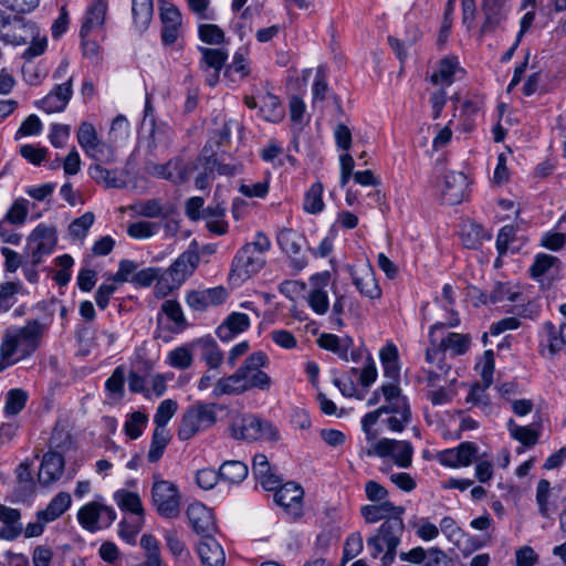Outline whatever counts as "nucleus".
<instances>
[{
	"label": "nucleus",
	"instance_id": "nucleus-59",
	"mask_svg": "<svg viewBox=\"0 0 566 566\" xmlns=\"http://www.w3.org/2000/svg\"><path fill=\"white\" fill-rule=\"evenodd\" d=\"M558 262L559 259L557 256L545 253H538L530 268V274L533 279H539Z\"/></svg>",
	"mask_w": 566,
	"mask_h": 566
},
{
	"label": "nucleus",
	"instance_id": "nucleus-48",
	"mask_svg": "<svg viewBox=\"0 0 566 566\" xmlns=\"http://www.w3.org/2000/svg\"><path fill=\"white\" fill-rule=\"evenodd\" d=\"M192 349L191 343L176 347L168 353L167 363L176 369L189 368L193 361Z\"/></svg>",
	"mask_w": 566,
	"mask_h": 566
},
{
	"label": "nucleus",
	"instance_id": "nucleus-46",
	"mask_svg": "<svg viewBox=\"0 0 566 566\" xmlns=\"http://www.w3.org/2000/svg\"><path fill=\"white\" fill-rule=\"evenodd\" d=\"M90 177L97 184L104 185L106 188H120L124 182L115 175V170H108L102 164H93L88 167Z\"/></svg>",
	"mask_w": 566,
	"mask_h": 566
},
{
	"label": "nucleus",
	"instance_id": "nucleus-9",
	"mask_svg": "<svg viewBox=\"0 0 566 566\" xmlns=\"http://www.w3.org/2000/svg\"><path fill=\"white\" fill-rule=\"evenodd\" d=\"M197 169V160H186L180 156L169 159L166 164L150 163L147 166V171L151 176L166 179L175 185L187 182Z\"/></svg>",
	"mask_w": 566,
	"mask_h": 566
},
{
	"label": "nucleus",
	"instance_id": "nucleus-16",
	"mask_svg": "<svg viewBox=\"0 0 566 566\" xmlns=\"http://www.w3.org/2000/svg\"><path fill=\"white\" fill-rule=\"evenodd\" d=\"M277 244L291 259V266L301 271L307 265L305 256L298 255L301 252L302 237L292 229H283L277 233Z\"/></svg>",
	"mask_w": 566,
	"mask_h": 566
},
{
	"label": "nucleus",
	"instance_id": "nucleus-22",
	"mask_svg": "<svg viewBox=\"0 0 566 566\" xmlns=\"http://www.w3.org/2000/svg\"><path fill=\"white\" fill-rule=\"evenodd\" d=\"M106 12V0H93L84 14L80 36L87 38L92 32L101 31L105 22Z\"/></svg>",
	"mask_w": 566,
	"mask_h": 566
},
{
	"label": "nucleus",
	"instance_id": "nucleus-63",
	"mask_svg": "<svg viewBox=\"0 0 566 566\" xmlns=\"http://www.w3.org/2000/svg\"><path fill=\"white\" fill-rule=\"evenodd\" d=\"M518 297V292L513 291L510 283L496 282L490 294V302L496 304L504 301L515 302Z\"/></svg>",
	"mask_w": 566,
	"mask_h": 566
},
{
	"label": "nucleus",
	"instance_id": "nucleus-58",
	"mask_svg": "<svg viewBox=\"0 0 566 566\" xmlns=\"http://www.w3.org/2000/svg\"><path fill=\"white\" fill-rule=\"evenodd\" d=\"M159 227L157 222L137 221L128 224L127 234L133 239L144 240L156 234Z\"/></svg>",
	"mask_w": 566,
	"mask_h": 566
},
{
	"label": "nucleus",
	"instance_id": "nucleus-53",
	"mask_svg": "<svg viewBox=\"0 0 566 566\" xmlns=\"http://www.w3.org/2000/svg\"><path fill=\"white\" fill-rule=\"evenodd\" d=\"M260 113L264 119L269 122H279L283 117V109L281 106L280 99L272 95L266 94L262 98V104L260 105Z\"/></svg>",
	"mask_w": 566,
	"mask_h": 566
},
{
	"label": "nucleus",
	"instance_id": "nucleus-7",
	"mask_svg": "<svg viewBox=\"0 0 566 566\" xmlns=\"http://www.w3.org/2000/svg\"><path fill=\"white\" fill-rule=\"evenodd\" d=\"M115 520V510L104 503L103 496L86 503L77 512L78 524L91 533L109 527Z\"/></svg>",
	"mask_w": 566,
	"mask_h": 566
},
{
	"label": "nucleus",
	"instance_id": "nucleus-17",
	"mask_svg": "<svg viewBox=\"0 0 566 566\" xmlns=\"http://www.w3.org/2000/svg\"><path fill=\"white\" fill-rule=\"evenodd\" d=\"M478 446L474 442H462L457 448L447 449L438 454L442 465L450 468L468 467L476 458Z\"/></svg>",
	"mask_w": 566,
	"mask_h": 566
},
{
	"label": "nucleus",
	"instance_id": "nucleus-12",
	"mask_svg": "<svg viewBox=\"0 0 566 566\" xmlns=\"http://www.w3.org/2000/svg\"><path fill=\"white\" fill-rule=\"evenodd\" d=\"M56 243V229L44 223L38 224L28 238V249L33 265H39L43 256L51 254Z\"/></svg>",
	"mask_w": 566,
	"mask_h": 566
},
{
	"label": "nucleus",
	"instance_id": "nucleus-14",
	"mask_svg": "<svg viewBox=\"0 0 566 566\" xmlns=\"http://www.w3.org/2000/svg\"><path fill=\"white\" fill-rule=\"evenodd\" d=\"M72 86L71 76L66 82L56 84L46 96L36 102V106L48 114L64 111L73 94Z\"/></svg>",
	"mask_w": 566,
	"mask_h": 566
},
{
	"label": "nucleus",
	"instance_id": "nucleus-20",
	"mask_svg": "<svg viewBox=\"0 0 566 566\" xmlns=\"http://www.w3.org/2000/svg\"><path fill=\"white\" fill-rule=\"evenodd\" d=\"M227 296V290L222 286H217L203 291L189 292L186 296V303L190 308L201 312L209 306L222 304Z\"/></svg>",
	"mask_w": 566,
	"mask_h": 566
},
{
	"label": "nucleus",
	"instance_id": "nucleus-64",
	"mask_svg": "<svg viewBox=\"0 0 566 566\" xmlns=\"http://www.w3.org/2000/svg\"><path fill=\"white\" fill-rule=\"evenodd\" d=\"M198 34L202 42L207 44H221L224 41V32L217 24H200Z\"/></svg>",
	"mask_w": 566,
	"mask_h": 566
},
{
	"label": "nucleus",
	"instance_id": "nucleus-10",
	"mask_svg": "<svg viewBox=\"0 0 566 566\" xmlns=\"http://www.w3.org/2000/svg\"><path fill=\"white\" fill-rule=\"evenodd\" d=\"M401 516H390L380 525L377 534L367 538V546L371 549L373 557L382 553L385 547L397 548L399 546L405 530Z\"/></svg>",
	"mask_w": 566,
	"mask_h": 566
},
{
	"label": "nucleus",
	"instance_id": "nucleus-37",
	"mask_svg": "<svg viewBox=\"0 0 566 566\" xmlns=\"http://www.w3.org/2000/svg\"><path fill=\"white\" fill-rule=\"evenodd\" d=\"M317 344L321 348L333 352L340 359L348 361V352L353 347V339L350 337L340 338L334 334H322Z\"/></svg>",
	"mask_w": 566,
	"mask_h": 566
},
{
	"label": "nucleus",
	"instance_id": "nucleus-60",
	"mask_svg": "<svg viewBox=\"0 0 566 566\" xmlns=\"http://www.w3.org/2000/svg\"><path fill=\"white\" fill-rule=\"evenodd\" d=\"M178 405L175 400L166 399L159 403L154 416L156 428L166 429L167 423L175 416Z\"/></svg>",
	"mask_w": 566,
	"mask_h": 566
},
{
	"label": "nucleus",
	"instance_id": "nucleus-25",
	"mask_svg": "<svg viewBox=\"0 0 566 566\" xmlns=\"http://www.w3.org/2000/svg\"><path fill=\"white\" fill-rule=\"evenodd\" d=\"M193 349L199 352L200 359L211 369H217L223 361V353L216 339L210 335L193 339L191 342Z\"/></svg>",
	"mask_w": 566,
	"mask_h": 566
},
{
	"label": "nucleus",
	"instance_id": "nucleus-1",
	"mask_svg": "<svg viewBox=\"0 0 566 566\" xmlns=\"http://www.w3.org/2000/svg\"><path fill=\"white\" fill-rule=\"evenodd\" d=\"M45 329L46 325L38 319H29L21 327H8L1 338L0 358L21 361L30 357L39 348Z\"/></svg>",
	"mask_w": 566,
	"mask_h": 566
},
{
	"label": "nucleus",
	"instance_id": "nucleus-27",
	"mask_svg": "<svg viewBox=\"0 0 566 566\" xmlns=\"http://www.w3.org/2000/svg\"><path fill=\"white\" fill-rule=\"evenodd\" d=\"M329 274L325 273L319 276L312 277L314 287L308 293V305L317 315H324L329 310L328 292L325 286L328 284Z\"/></svg>",
	"mask_w": 566,
	"mask_h": 566
},
{
	"label": "nucleus",
	"instance_id": "nucleus-40",
	"mask_svg": "<svg viewBox=\"0 0 566 566\" xmlns=\"http://www.w3.org/2000/svg\"><path fill=\"white\" fill-rule=\"evenodd\" d=\"M303 494L301 485L295 482H287L277 489L274 494V501L284 509L300 506Z\"/></svg>",
	"mask_w": 566,
	"mask_h": 566
},
{
	"label": "nucleus",
	"instance_id": "nucleus-38",
	"mask_svg": "<svg viewBox=\"0 0 566 566\" xmlns=\"http://www.w3.org/2000/svg\"><path fill=\"white\" fill-rule=\"evenodd\" d=\"M541 343L547 344L548 350L552 355L559 352L563 346L566 345V323H562L559 331L557 332L555 325L552 322H545L543 324Z\"/></svg>",
	"mask_w": 566,
	"mask_h": 566
},
{
	"label": "nucleus",
	"instance_id": "nucleus-26",
	"mask_svg": "<svg viewBox=\"0 0 566 566\" xmlns=\"http://www.w3.org/2000/svg\"><path fill=\"white\" fill-rule=\"evenodd\" d=\"M197 553L203 566H223L226 555L222 546L211 536H202L197 546Z\"/></svg>",
	"mask_w": 566,
	"mask_h": 566
},
{
	"label": "nucleus",
	"instance_id": "nucleus-57",
	"mask_svg": "<svg viewBox=\"0 0 566 566\" xmlns=\"http://www.w3.org/2000/svg\"><path fill=\"white\" fill-rule=\"evenodd\" d=\"M373 412H378V418L384 413L403 415L406 418H411V409L406 396L389 400L387 405L377 408Z\"/></svg>",
	"mask_w": 566,
	"mask_h": 566
},
{
	"label": "nucleus",
	"instance_id": "nucleus-41",
	"mask_svg": "<svg viewBox=\"0 0 566 566\" xmlns=\"http://www.w3.org/2000/svg\"><path fill=\"white\" fill-rule=\"evenodd\" d=\"M461 235L462 242L468 249H478L483 241L491 239V234L485 228L475 222L465 223L462 227Z\"/></svg>",
	"mask_w": 566,
	"mask_h": 566
},
{
	"label": "nucleus",
	"instance_id": "nucleus-13",
	"mask_svg": "<svg viewBox=\"0 0 566 566\" xmlns=\"http://www.w3.org/2000/svg\"><path fill=\"white\" fill-rule=\"evenodd\" d=\"M198 50L201 53L199 66L203 72H208L206 82L208 85L214 86L219 82L220 72L228 60V52L223 49L205 46H199Z\"/></svg>",
	"mask_w": 566,
	"mask_h": 566
},
{
	"label": "nucleus",
	"instance_id": "nucleus-11",
	"mask_svg": "<svg viewBox=\"0 0 566 566\" xmlns=\"http://www.w3.org/2000/svg\"><path fill=\"white\" fill-rule=\"evenodd\" d=\"M368 457L377 455L379 458L391 457L395 464L399 468H409L412 462L413 448L409 441L382 438L374 443L366 451Z\"/></svg>",
	"mask_w": 566,
	"mask_h": 566
},
{
	"label": "nucleus",
	"instance_id": "nucleus-21",
	"mask_svg": "<svg viewBox=\"0 0 566 566\" xmlns=\"http://www.w3.org/2000/svg\"><path fill=\"white\" fill-rule=\"evenodd\" d=\"M160 20L163 23L161 41L165 45H171L179 36L181 13L174 4L164 3L160 7Z\"/></svg>",
	"mask_w": 566,
	"mask_h": 566
},
{
	"label": "nucleus",
	"instance_id": "nucleus-32",
	"mask_svg": "<svg viewBox=\"0 0 566 566\" xmlns=\"http://www.w3.org/2000/svg\"><path fill=\"white\" fill-rule=\"evenodd\" d=\"M199 262V255L195 251H186L181 253L176 261L167 269L177 282H184L193 273Z\"/></svg>",
	"mask_w": 566,
	"mask_h": 566
},
{
	"label": "nucleus",
	"instance_id": "nucleus-45",
	"mask_svg": "<svg viewBox=\"0 0 566 566\" xmlns=\"http://www.w3.org/2000/svg\"><path fill=\"white\" fill-rule=\"evenodd\" d=\"M132 12L136 28L146 30L153 18V0H133Z\"/></svg>",
	"mask_w": 566,
	"mask_h": 566
},
{
	"label": "nucleus",
	"instance_id": "nucleus-54",
	"mask_svg": "<svg viewBox=\"0 0 566 566\" xmlns=\"http://www.w3.org/2000/svg\"><path fill=\"white\" fill-rule=\"evenodd\" d=\"M323 186L321 182H315L311 186V188L306 191L304 197L303 207L304 210L308 213H318L324 208V202L322 199Z\"/></svg>",
	"mask_w": 566,
	"mask_h": 566
},
{
	"label": "nucleus",
	"instance_id": "nucleus-15",
	"mask_svg": "<svg viewBox=\"0 0 566 566\" xmlns=\"http://www.w3.org/2000/svg\"><path fill=\"white\" fill-rule=\"evenodd\" d=\"M187 516L192 530L202 536H211L217 532L213 513L201 503H192L187 509Z\"/></svg>",
	"mask_w": 566,
	"mask_h": 566
},
{
	"label": "nucleus",
	"instance_id": "nucleus-55",
	"mask_svg": "<svg viewBox=\"0 0 566 566\" xmlns=\"http://www.w3.org/2000/svg\"><path fill=\"white\" fill-rule=\"evenodd\" d=\"M147 421L148 417L146 413L134 411L127 417L124 423V431L130 439H138L143 434Z\"/></svg>",
	"mask_w": 566,
	"mask_h": 566
},
{
	"label": "nucleus",
	"instance_id": "nucleus-42",
	"mask_svg": "<svg viewBox=\"0 0 566 566\" xmlns=\"http://www.w3.org/2000/svg\"><path fill=\"white\" fill-rule=\"evenodd\" d=\"M248 473V465L237 460L224 461L219 469L220 479L232 484L241 483Z\"/></svg>",
	"mask_w": 566,
	"mask_h": 566
},
{
	"label": "nucleus",
	"instance_id": "nucleus-23",
	"mask_svg": "<svg viewBox=\"0 0 566 566\" xmlns=\"http://www.w3.org/2000/svg\"><path fill=\"white\" fill-rule=\"evenodd\" d=\"M484 22L481 25V34L495 31L507 17V8L504 0H483Z\"/></svg>",
	"mask_w": 566,
	"mask_h": 566
},
{
	"label": "nucleus",
	"instance_id": "nucleus-49",
	"mask_svg": "<svg viewBox=\"0 0 566 566\" xmlns=\"http://www.w3.org/2000/svg\"><path fill=\"white\" fill-rule=\"evenodd\" d=\"M441 342L446 348V352L450 350L454 356L464 355L471 346V337L469 334L451 332L444 338H442Z\"/></svg>",
	"mask_w": 566,
	"mask_h": 566
},
{
	"label": "nucleus",
	"instance_id": "nucleus-50",
	"mask_svg": "<svg viewBox=\"0 0 566 566\" xmlns=\"http://www.w3.org/2000/svg\"><path fill=\"white\" fill-rule=\"evenodd\" d=\"M169 440L170 436L167 429L155 428L147 454L149 462L155 463L163 457Z\"/></svg>",
	"mask_w": 566,
	"mask_h": 566
},
{
	"label": "nucleus",
	"instance_id": "nucleus-36",
	"mask_svg": "<svg viewBox=\"0 0 566 566\" xmlns=\"http://www.w3.org/2000/svg\"><path fill=\"white\" fill-rule=\"evenodd\" d=\"M353 283L359 293L371 300L378 298L381 295V290L375 279L374 272L370 268H366L361 273H353Z\"/></svg>",
	"mask_w": 566,
	"mask_h": 566
},
{
	"label": "nucleus",
	"instance_id": "nucleus-44",
	"mask_svg": "<svg viewBox=\"0 0 566 566\" xmlns=\"http://www.w3.org/2000/svg\"><path fill=\"white\" fill-rule=\"evenodd\" d=\"M132 209L140 217L145 218H167L171 209L163 206L159 199H149L138 202Z\"/></svg>",
	"mask_w": 566,
	"mask_h": 566
},
{
	"label": "nucleus",
	"instance_id": "nucleus-4",
	"mask_svg": "<svg viewBox=\"0 0 566 566\" xmlns=\"http://www.w3.org/2000/svg\"><path fill=\"white\" fill-rule=\"evenodd\" d=\"M230 431L232 438L245 441H276L279 431L269 420L253 413H240L233 417Z\"/></svg>",
	"mask_w": 566,
	"mask_h": 566
},
{
	"label": "nucleus",
	"instance_id": "nucleus-56",
	"mask_svg": "<svg viewBox=\"0 0 566 566\" xmlns=\"http://www.w3.org/2000/svg\"><path fill=\"white\" fill-rule=\"evenodd\" d=\"M182 285L181 282H177V279L171 275L167 270L163 273L158 272V277L156 279L155 284V296L158 298H164L175 290H178Z\"/></svg>",
	"mask_w": 566,
	"mask_h": 566
},
{
	"label": "nucleus",
	"instance_id": "nucleus-28",
	"mask_svg": "<svg viewBox=\"0 0 566 566\" xmlns=\"http://www.w3.org/2000/svg\"><path fill=\"white\" fill-rule=\"evenodd\" d=\"M166 547L179 566H186L191 560V554L186 546L182 534L175 527L163 531Z\"/></svg>",
	"mask_w": 566,
	"mask_h": 566
},
{
	"label": "nucleus",
	"instance_id": "nucleus-31",
	"mask_svg": "<svg viewBox=\"0 0 566 566\" xmlns=\"http://www.w3.org/2000/svg\"><path fill=\"white\" fill-rule=\"evenodd\" d=\"M161 314L166 315L167 319L171 323V325L168 326L169 332L178 334L188 327L184 311L177 300H166L161 304L157 317L158 322H160Z\"/></svg>",
	"mask_w": 566,
	"mask_h": 566
},
{
	"label": "nucleus",
	"instance_id": "nucleus-39",
	"mask_svg": "<svg viewBox=\"0 0 566 566\" xmlns=\"http://www.w3.org/2000/svg\"><path fill=\"white\" fill-rule=\"evenodd\" d=\"M459 70L458 59L454 56H444L438 64V70L430 76L433 85L450 86L454 82V74Z\"/></svg>",
	"mask_w": 566,
	"mask_h": 566
},
{
	"label": "nucleus",
	"instance_id": "nucleus-47",
	"mask_svg": "<svg viewBox=\"0 0 566 566\" xmlns=\"http://www.w3.org/2000/svg\"><path fill=\"white\" fill-rule=\"evenodd\" d=\"M516 227L512 224L503 226L500 229L495 242L500 256H504L507 252L515 253L518 251V248L513 245L516 239Z\"/></svg>",
	"mask_w": 566,
	"mask_h": 566
},
{
	"label": "nucleus",
	"instance_id": "nucleus-6",
	"mask_svg": "<svg viewBox=\"0 0 566 566\" xmlns=\"http://www.w3.org/2000/svg\"><path fill=\"white\" fill-rule=\"evenodd\" d=\"M269 366V356L262 350H256L244 359L238 370L250 390L258 389L260 391H269L273 385V380L263 370V368H268Z\"/></svg>",
	"mask_w": 566,
	"mask_h": 566
},
{
	"label": "nucleus",
	"instance_id": "nucleus-52",
	"mask_svg": "<svg viewBox=\"0 0 566 566\" xmlns=\"http://www.w3.org/2000/svg\"><path fill=\"white\" fill-rule=\"evenodd\" d=\"M28 401V394L20 388L10 389L6 395L4 413L9 417L17 416Z\"/></svg>",
	"mask_w": 566,
	"mask_h": 566
},
{
	"label": "nucleus",
	"instance_id": "nucleus-5",
	"mask_svg": "<svg viewBox=\"0 0 566 566\" xmlns=\"http://www.w3.org/2000/svg\"><path fill=\"white\" fill-rule=\"evenodd\" d=\"M39 35L36 25L22 17L7 14L0 9V41L22 45Z\"/></svg>",
	"mask_w": 566,
	"mask_h": 566
},
{
	"label": "nucleus",
	"instance_id": "nucleus-24",
	"mask_svg": "<svg viewBox=\"0 0 566 566\" xmlns=\"http://www.w3.org/2000/svg\"><path fill=\"white\" fill-rule=\"evenodd\" d=\"M250 317L240 312H232L217 327L216 334L222 342H230L239 334L245 332L250 327Z\"/></svg>",
	"mask_w": 566,
	"mask_h": 566
},
{
	"label": "nucleus",
	"instance_id": "nucleus-62",
	"mask_svg": "<svg viewBox=\"0 0 566 566\" xmlns=\"http://www.w3.org/2000/svg\"><path fill=\"white\" fill-rule=\"evenodd\" d=\"M86 155L96 161V164H113L116 160L115 151L108 144L98 140Z\"/></svg>",
	"mask_w": 566,
	"mask_h": 566
},
{
	"label": "nucleus",
	"instance_id": "nucleus-43",
	"mask_svg": "<svg viewBox=\"0 0 566 566\" xmlns=\"http://www.w3.org/2000/svg\"><path fill=\"white\" fill-rule=\"evenodd\" d=\"M114 499L122 510L137 515L139 522H142L144 509L142 505L140 497L137 493L129 492L126 490H119L114 494Z\"/></svg>",
	"mask_w": 566,
	"mask_h": 566
},
{
	"label": "nucleus",
	"instance_id": "nucleus-33",
	"mask_svg": "<svg viewBox=\"0 0 566 566\" xmlns=\"http://www.w3.org/2000/svg\"><path fill=\"white\" fill-rule=\"evenodd\" d=\"M71 503V495L66 492H60L50 501L44 510L36 513V517L44 523L53 522L69 510Z\"/></svg>",
	"mask_w": 566,
	"mask_h": 566
},
{
	"label": "nucleus",
	"instance_id": "nucleus-8",
	"mask_svg": "<svg viewBox=\"0 0 566 566\" xmlns=\"http://www.w3.org/2000/svg\"><path fill=\"white\" fill-rule=\"evenodd\" d=\"M151 501L157 513L165 518H176L180 514V492L168 480H155L151 488Z\"/></svg>",
	"mask_w": 566,
	"mask_h": 566
},
{
	"label": "nucleus",
	"instance_id": "nucleus-35",
	"mask_svg": "<svg viewBox=\"0 0 566 566\" xmlns=\"http://www.w3.org/2000/svg\"><path fill=\"white\" fill-rule=\"evenodd\" d=\"M20 518L21 513L19 510L0 504V521L4 524L2 527L3 539L13 541L21 534L22 525Z\"/></svg>",
	"mask_w": 566,
	"mask_h": 566
},
{
	"label": "nucleus",
	"instance_id": "nucleus-2",
	"mask_svg": "<svg viewBox=\"0 0 566 566\" xmlns=\"http://www.w3.org/2000/svg\"><path fill=\"white\" fill-rule=\"evenodd\" d=\"M271 249V241L262 231L256 232L252 242L241 247L231 263L230 279L245 281L259 273L265 265V253Z\"/></svg>",
	"mask_w": 566,
	"mask_h": 566
},
{
	"label": "nucleus",
	"instance_id": "nucleus-30",
	"mask_svg": "<svg viewBox=\"0 0 566 566\" xmlns=\"http://www.w3.org/2000/svg\"><path fill=\"white\" fill-rule=\"evenodd\" d=\"M360 513L366 523L373 524L380 520L390 518V516H399L405 513L403 506H396L389 501L379 504H368L360 509Z\"/></svg>",
	"mask_w": 566,
	"mask_h": 566
},
{
	"label": "nucleus",
	"instance_id": "nucleus-29",
	"mask_svg": "<svg viewBox=\"0 0 566 566\" xmlns=\"http://www.w3.org/2000/svg\"><path fill=\"white\" fill-rule=\"evenodd\" d=\"M248 391H250L249 386L237 369L233 374L217 380L212 396L214 398H220L222 396H239Z\"/></svg>",
	"mask_w": 566,
	"mask_h": 566
},
{
	"label": "nucleus",
	"instance_id": "nucleus-34",
	"mask_svg": "<svg viewBox=\"0 0 566 566\" xmlns=\"http://www.w3.org/2000/svg\"><path fill=\"white\" fill-rule=\"evenodd\" d=\"M209 147H203L197 158L198 166H202V170L195 179V186L199 190L208 189L214 179L216 160L212 154H208Z\"/></svg>",
	"mask_w": 566,
	"mask_h": 566
},
{
	"label": "nucleus",
	"instance_id": "nucleus-18",
	"mask_svg": "<svg viewBox=\"0 0 566 566\" xmlns=\"http://www.w3.org/2000/svg\"><path fill=\"white\" fill-rule=\"evenodd\" d=\"M469 186L467 175L458 171H449L443 178L442 198L448 205L460 203L465 195Z\"/></svg>",
	"mask_w": 566,
	"mask_h": 566
},
{
	"label": "nucleus",
	"instance_id": "nucleus-19",
	"mask_svg": "<svg viewBox=\"0 0 566 566\" xmlns=\"http://www.w3.org/2000/svg\"><path fill=\"white\" fill-rule=\"evenodd\" d=\"M64 458L53 451L46 452L41 461L38 473V482L42 486H49L59 481L64 472Z\"/></svg>",
	"mask_w": 566,
	"mask_h": 566
},
{
	"label": "nucleus",
	"instance_id": "nucleus-51",
	"mask_svg": "<svg viewBox=\"0 0 566 566\" xmlns=\"http://www.w3.org/2000/svg\"><path fill=\"white\" fill-rule=\"evenodd\" d=\"M507 430L511 436L527 448L536 444L538 433L528 426H518L514 419L507 421Z\"/></svg>",
	"mask_w": 566,
	"mask_h": 566
},
{
	"label": "nucleus",
	"instance_id": "nucleus-3",
	"mask_svg": "<svg viewBox=\"0 0 566 566\" xmlns=\"http://www.w3.org/2000/svg\"><path fill=\"white\" fill-rule=\"evenodd\" d=\"M218 406L212 402L196 401L190 405L180 419L177 434L181 441L211 428L217 422Z\"/></svg>",
	"mask_w": 566,
	"mask_h": 566
},
{
	"label": "nucleus",
	"instance_id": "nucleus-61",
	"mask_svg": "<svg viewBox=\"0 0 566 566\" xmlns=\"http://www.w3.org/2000/svg\"><path fill=\"white\" fill-rule=\"evenodd\" d=\"M94 220L95 216L90 211L74 219L69 227L71 237L74 239L83 240L86 237L90 228L93 226Z\"/></svg>",
	"mask_w": 566,
	"mask_h": 566
}]
</instances>
